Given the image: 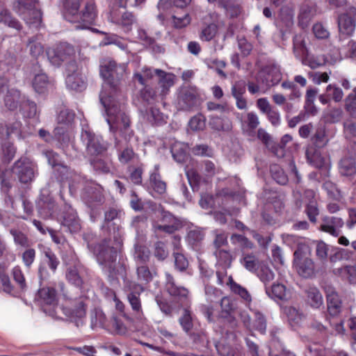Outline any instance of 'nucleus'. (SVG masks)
<instances>
[{"instance_id": "f257e3e1", "label": "nucleus", "mask_w": 356, "mask_h": 356, "mask_svg": "<svg viewBox=\"0 0 356 356\" xmlns=\"http://www.w3.org/2000/svg\"><path fill=\"white\" fill-rule=\"evenodd\" d=\"M124 73V67L118 65L113 60H109L101 66L100 74L104 79L99 99L106 114V121L112 131L120 130L123 134L131 136L129 131L130 120L122 111V106L118 102L121 95H119V86Z\"/></svg>"}, {"instance_id": "f03ea898", "label": "nucleus", "mask_w": 356, "mask_h": 356, "mask_svg": "<svg viewBox=\"0 0 356 356\" xmlns=\"http://www.w3.org/2000/svg\"><path fill=\"white\" fill-rule=\"evenodd\" d=\"M88 247L92 251L98 264L103 269L112 274L115 270L118 257L117 248L113 245L112 241L104 239L95 245L88 244Z\"/></svg>"}, {"instance_id": "7ed1b4c3", "label": "nucleus", "mask_w": 356, "mask_h": 356, "mask_svg": "<svg viewBox=\"0 0 356 356\" xmlns=\"http://www.w3.org/2000/svg\"><path fill=\"white\" fill-rule=\"evenodd\" d=\"M15 9L26 24L38 26L41 22L42 13L38 0H17Z\"/></svg>"}, {"instance_id": "20e7f679", "label": "nucleus", "mask_w": 356, "mask_h": 356, "mask_svg": "<svg viewBox=\"0 0 356 356\" xmlns=\"http://www.w3.org/2000/svg\"><path fill=\"white\" fill-rule=\"evenodd\" d=\"M50 63L55 66H60L63 63L67 67L70 62H76L73 58L75 50L72 45L61 42L55 47L50 49L47 52Z\"/></svg>"}, {"instance_id": "39448f33", "label": "nucleus", "mask_w": 356, "mask_h": 356, "mask_svg": "<svg viewBox=\"0 0 356 356\" xmlns=\"http://www.w3.org/2000/svg\"><path fill=\"white\" fill-rule=\"evenodd\" d=\"M315 196V193L312 190H306L302 195L300 193H294L296 205L301 207L302 204H305V212L309 220L314 223L316 222V217L319 215L318 205Z\"/></svg>"}, {"instance_id": "423d86ee", "label": "nucleus", "mask_w": 356, "mask_h": 356, "mask_svg": "<svg viewBox=\"0 0 356 356\" xmlns=\"http://www.w3.org/2000/svg\"><path fill=\"white\" fill-rule=\"evenodd\" d=\"M66 85L68 88L81 91L86 88L85 77L76 62H70L65 67Z\"/></svg>"}, {"instance_id": "0eeeda50", "label": "nucleus", "mask_w": 356, "mask_h": 356, "mask_svg": "<svg viewBox=\"0 0 356 356\" xmlns=\"http://www.w3.org/2000/svg\"><path fill=\"white\" fill-rule=\"evenodd\" d=\"M35 168V165L29 159L21 158L15 163L12 171L20 182L26 184L33 181Z\"/></svg>"}, {"instance_id": "6e6552de", "label": "nucleus", "mask_w": 356, "mask_h": 356, "mask_svg": "<svg viewBox=\"0 0 356 356\" xmlns=\"http://www.w3.org/2000/svg\"><path fill=\"white\" fill-rule=\"evenodd\" d=\"M338 26L341 35L350 36L355 31L356 26V8L349 6L346 12L339 16Z\"/></svg>"}, {"instance_id": "1a4fd4ad", "label": "nucleus", "mask_w": 356, "mask_h": 356, "mask_svg": "<svg viewBox=\"0 0 356 356\" xmlns=\"http://www.w3.org/2000/svg\"><path fill=\"white\" fill-rule=\"evenodd\" d=\"M82 139L86 143L87 152L90 155L102 154L106 152L108 144L102 138L85 131L82 134Z\"/></svg>"}, {"instance_id": "9d476101", "label": "nucleus", "mask_w": 356, "mask_h": 356, "mask_svg": "<svg viewBox=\"0 0 356 356\" xmlns=\"http://www.w3.org/2000/svg\"><path fill=\"white\" fill-rule=\"evenodd\" d=\"M260 79L266 88L277 85L282 78L280 67L275 63H269L265 65L259 73Z\"/></svg>"}, {"instance_id": "9b49d317", "label": "nucleus", "mask_w": 356, "mask_h": 356, "mask_svg": "<svg viewBox=\"0 0 356 356\" xmlns=\"http://www.w3.org/2000/svg\"><path fill=\"white\" fill-rule=\"evenodd\" d=\"M63 314L75 323L76 327L82 326L84 324V319L86 315V305L82 300H79L74 306L62 308Z\"/></svg>"}, {"instance_id": "f8f14e48", "label": "nucleus", "mask_w": 356, "mask_h": 356, "mask_svg": "<svg viewBox=\"0 0 356 356\" xmlns=\"http://www.w3.org/2000/svg\"><path fill=\"white\" fill-rule=\"evenodd\" d=\"M38 297L43 305L44 312H49V315L56 317L55 307H57L56 293L54 289L47 287L38 291Z\"/></svg>"}, {"instance_id": "ddd939ff", "label": "nucleus", "mask_w": 356, "mask_h": 356, "mask_svg": "<svg viewBox=\"0 0 356 356\" xmlns=\"http://www.w3.org/2000/svg\"><path fill=\"white\" fill-rule=\"evenodd\" d=\"M344 225L343 218L336 216H324L320 229L330 235L337 237L341 234V228Z\"/></svg>"}, {"instance_id": "4468645a", "label": "nucleus", "mask_w": 356, "mask_h": 356, "mask_svg": "<svg viewBox=\"0 0 356 356\" xmlns=\"http://www.w3.org/2000/svg\"><path fill=\"white\" fill-rule=\"evenodd\" d=\"M327 298V310L332 316L340 314L342 309V302L335 290L330 286L325 289Z\"/></svg>"}, {"instance_id": "2eb2a0df", "label": "nucleus", "mask_w": 356, "mask_h": 356, "mask_svg": "<svg viewBox=\"0 0 356 356\" xmlns=\"http://www.w3.org/2000/svg\"><path fill=\"white\" fill-rule=\"evenodd\" d=\"M221 312L220 317L229 322L232 327L236 326V321L233 314L236 310V304L230 298L225 296L220 300Z\"/></svg>"}, {"instance_id": "dca6fc26", "label": "nucleus", "mask_w": 356, "mask_h": 356, "mask_svg": "<svg viewBox=\"0 0 356 356\" xmlns=\"http://www.w3.org/2000/svg\"><path fill=\"white\" fill-rule=\"evenodd\" d=\"M293 266L298 275L302 277L309 278L316 274V266L310 257L293 261Z\"/></svg>"}, {"instance_id": "f3484780", "label": "nucleus", "mask_w": 356, "mask_h": 356, "mask_svg": "<svg viewBox=\"0 0 356 356\" xmlns=\"http://www.w3.org/2000/svg\"><path fill=\"white\" fill-rule=\"evenodd\" d=\"M284 238L286 241H293L297 243V248L293 253V261L309 257L311 248L304 239L289 234L286 235Z\"/></svg>"}, {"instance_id": "a211bd4d", "label": "nucleus", "mask_w": 356, "mask_h": 356, "mask_svg": "<svg viewBox=\"0 0 356 356\" xmlns=\"http://www.w3.org/2000/svg\"><path fill=\"white\" fill-rule=\"evenodd\" d=\"M339 172L343 177H354L356 175V158L353 156L342 158L339 163Z\"/></svg>"}, {"instance_id": "6ab92c4d", "label": "nucleus", "mask_w": 356, "mask_h": 356, "mask_svg": "<svg viewBox=\"0 0 356 356\" xmlns=\"http://www.w3.org/2000/svg\"><path fill=\"white\" fill-rule=\"evenodd\" d=\"M154 72L159 78V85L161 88L160 95L164 96L167 94L169 88L173 86L175 76L161 70H155Z\"/></svg>"}, {"instance_id": "aec40b11", "label": "nucleus", "mask_w": 356, "mask_h": 356, "mask_svg": "<svg viewBox=\"0 0 356 356\" xmlns=\"http://www.w3.org/2000/svg\"><path fill=\"white\" fill-rule=\"evenodd\" d=\"M165 276V286L168 293L170 296L177 298L180 300L183 298H186L188 293V290L184 287H179L176 286L175 284L174 278L170 274L166 273Z\"/></svg>"}, {"instance_id": "412c9836", "label": "nucleus", "mask_w": 356, "mask_h": 356, "mask_svg": "<svg viewBox=\"0 0 356 356\" xmlns=\"http://www.w3.org/2000/svg\"><path fill=\"white\" fill-rule=\"evenodd\" d=\"M266 293L275 300H286L289 298V291L282 284H273L270 287L266 286Z\"/></svg>"}, {"instance_id": "4be33fe9", "label": "nucleus", "mask_w": 356, "mask_h": 356, "mask_svg": "<svg viewBox=\"0 0 356 356\" xmlns=\"http://www.w3.org/2000/svg\"><path fill=\"white\" fill-rule=\"evenodd\" d=\"M306 301L312 307L318 309L323 305V298L320 291L316 287H309L306 290Z\"/></svg>"}, {"instance_id": "5701e85b", "label": "nucleus", "mask_w": 356, "mask_h": 356, "mask_svg": "<svg viewBox=\"0 0 356 356\" xmlns=\"http://www.w3.org/2000/svg\"><path fill=\"white\" fill-rule=\"evenodd\" d=\"M63 225V226L67 227L69 231L72 233L77 232L81 229L79 219L76 215V213L72 209H70L65 213Z\"/></svg>"}, {"instance_id": "b1692460", "label": "nucleus", "mask_w": 356, "mask_h": 356, "mask_svg": "<svg viewBox=\"0 0 356 356\" xmlns=\"http://www.w3.org/2000/svg\"><path fill=\"white\" fill-rule=\"evenodd\" d=\"M171 153L178 163H183L188 158V146L181 142H175L171 146Z\"/></svg>"}, {"instance_id": "393cba45", "label": "nucleus", "mask_w": 356, "mask_h": 356, "mask_svg": "<svg viewBox=\"0 0 356 356\" xmlns=\"http://www.w3.org/2000/svg\"><path fill=\"white\" fill-rule=\"evenodd\" d=\"M178 104L183 110L190 109L196 104L195 95L188 90L182 91L179 96Z\"/></svg>"}, {"instance_id": "a878e982", "label": "nucleus", "mask_w": 356, "mask_h": 356, "mask_svg": "<svg viewBox=\"0 0 356 356\" xmlns=\"http://www.w3.org/2000/svg\"><path fill=\"white\" fill-rule=\"evenodd\" d=\"M149 186L156 195H161L166 192V183L161 179L158 172H153L149 177Z\"/></svg>"}, {"instance_id": "bb28decb", "label": "nucleus", "mask_w": 356, "mask_h": 356, "mask_svg": "<svg viewBox=\"0 0 356 356\" xmlns=\"http://www.w3.org/2000/svg\"><path fill=\"white\" fill-rule=\"evenodd\" d=\"M97 17L95 6L92 2H88L81 13V19L85 23V28L94 24Z\"/></svg>"}, {"instance_id": "cd10ccee", "label": "nucleus", "mask_w": 356, "mask_h": 356, "mask_svg": "<svg viewBox=\"0 0 356 356\" xmlns=\"http://www.w3.org/2000/svg\"><path fill=\"white\" fill-rule=\"evenodd\" d=\"M227 284L229 286L232 292L239 296L247 303L251 302L252 297L248 290L235 282L232 277H229Z\"/></svg>"}, {"instance_id": "c85d7f7f", "label": "nucleus", "mask_w": 356, "mask_h": 356, "mask_svg": "<svg viewBox=\"0 0 356 356\" xmlns=\"http://www.w3.org/2000/svg\"><path fill=\"white\" fill-rule=\"evenodd\" d=\"M50 85L51 82L44 73L36 74L33 81V87L34 90L36 92L40 94L44 93Z\"/></svg>"}, {"instance_id": "c756f323", "label": "nucleus", "mask_w": 356, "mask_h": 356, "mask_svg": "<svg viewBox=\"0 0 356 356\" xmlns=\"http://www.w3.org/2000/svg\"><path fill=\"white\" fill-rule=\"evenodd\" d=\"M155 273L150 271L149 268L145 264L136 265V275L138 282L144 284L149 283L154 277Z\"/></svg>"}, {"instance_id": "7c9ffc66", "label": "nucleus", "mask_w": 356, "mask_h": 356, "mask_svg": "<svg viewBox=\"0 0 356 356\" xmlns=\"http://www.w3.org/2000/svg\"><path fill=\"white\" fill-rule=\"evenodd\" d=\"M20 97V92L16 89H10L4 98L5 106L9 110H15L17 108Z\"/></svg>"}, {"instance_id": "2f4dec72", "label": "nucleus", "mask_w": 356, "mask_h": 356, "mask_svg": "<svg viewBox=\"0 0 356 356\" xmlns=\"http://www.w3.org/2000/svg\"><path fill=\"white\" fill-rule=\"evenodd\" d=\"M30 54L35 58H38L44 52V47L41 42L40 36L35 35L29 40L27 44Z\"/></svg>"}, {"instance_id": "473e14b6", "label": "nucleus", "mask_w": 356, "mask_h": 356, "mask_svg": "<svg viewBox=\"0 0 356 356\" xmlns=\"http://www.w3.org/2000/svg\"><path fill=\"white\" fill-rule=\"evenodd\" d=\"M91 327H103L107 326V318L103 311L99 308L95 309L90 314Z\"/></svg>"}, {"instance_id": "72a5a7b5", "label": "nucleus", "mask_w": 356, "mask_h": 356, "mask_svg": "<svg viewBox=\"0 0 356 356\" xmlns=\"http://www.w3.org/2000/svg\"><path fill=\"white\" fill-rule=\"evenodd\" d=\"M305 154L307 159L310 164L317 168L323 166L324 163L323 158L321 156L320 152L316 149L313 147L308 148L306 150Z\"/></svg>"}, {"instance_id": "f704fd0d", "label": "nucleus", "mask_w": 356, "mask_h": 356, "mask_svg": "<svg viewBox=\"0 0 356 356\" xmlns=\"http://www.w3.org/2000/svg\"><path fill=\"white\" fill-rule=\"evenodd\" d=\"M136 265L145 264L149 259L150 252L149 249L145 246L136 245L135 247V252L134 254Z\"/></svg>"}, {"instance_id": "c9c22d12", "label": "nucleus", "mask_w": 356, "mask_h": 356, "mask_svg": "<svg viewBox=\"0 0 356 356\" xmlns=\"http://www.w3.org/2000/svg\"><path fill=\"white\" fill-rule=\"evenodd\" d=\"M270 172L273 179L280 185H285L288 182V177L284 173L282 168L277 165L273 164L270 166Z\"/></svg>"}, {"instance_id": "e433bc0d", "label": "nucleus", "mask_w": 356, "mask_h": 356, "mask_svg": "<svg viewBox=\"0 0 356 356\" xmlns=\"http://www.w3.org/2000/svg\"><path fill=\"white\" fill-rule=\"evenodd\" d=\"M209 124L212 129L217 131H228L232 129V124L229 120L222 119L217 116L212 117Z\"/></svg>"}, {"instance_id": "4c0bfd02", "label": "nucleus", "mask_w": 356, "mask_h": 356, "mask_svg": "<svg viewBox=\"0 0 356 356\" xmlns=\"http://www.w3.org/2000/svg\"><path fill=\"white\" fill-rule=\"evenodd\" d=\"M147 120L152 125H161L165 122L164 115L156 108L152 107L147 113Z\"/></svg>"}, {"instance_id": "58836bf2", "label": "nucleus", "mask_w": 356, "mask_h": 356, "mask_svg": "<svg viewBox=\"0 0 356 356\" xmlns=\"http://www.w3.org/2000/svg\"><path fill=\"white\" fill-rule=\"evenodd\" d=\"M0 23H3L17 31L22 29L21 24L16 19L13 18L7 10L0 12Z\"/></svg>"}, {"instance_id": "ea45409f", "label": "nucleus", "mask_w": 356, "mask_h": 356, "mask_svg": "<svg viewBox=\"0 0 356 356\" xmlns=\"http://www.w3.org/2000/svg\"><path fill=\"white\" fill-rule=\"evenodd\" d=\"M315 254L316 258L324 264L326 263L328 256L329 247L322 241L315 242Z\"/></svg>"}, {"instance_id": "a19ab883", "label": "nucleus", "mask_w": 356, "mask_h": 356, "mask_svg": "<svg viewBox=\"0 0 356 356\" xmlns=\"http://www.w3.org/2000/svg\"><path fill=\"white\" fill-rule=\"evenodd\" d=\"M284 310L288 321L294 325H298L304 318L302 313L294 307H286Z\"/></svg>"}, {"instance_id": "79ce46f5", "label": "nucleus", "mask_w": 356, "mask_h": 356, "mask_svg": "<svg viewBox=\"0 0 356 356\" xmlns=\"http://www.w3.org/2000/svg\"><path fill=\"white\" fill-rule=\"evenodd\" d=\"M241 263L250 271H255L262 265V263L259 262L257 258L252 254L244 255Z\"/></svg>"}, {"instance_id": "37998d69", "label": "nucleus", "mask_w": 356, "mask_h": 356, "mask_svg": "<svg viewBox=\"0 0 356 356\" xmlns=\"http://www.w3.org/2000/svg\"><path fill=\"white\" fill-rule=\"evenodd\" d=\"M312 140L316 147L321 148L326 145L328 140L323 127H319L316 129L314 135L312 138Z\"/></svg>"}, {"instance_id": "c03bdc74", "label": "nucleus", "mask_w": 356, "mask_h": 356, "mask_svg": "<svg viewBox=\"0 0 356 356\" xmlns=\"http://www.w3.org/2000/svg\"><path fill=\"white\" fill-rule=\"evenodd\" d=\"M257 275L266 286L275 278L274 272L264 264L258 269Z\"/></svg>"}, {"instance_id": "a18cd8bd", "label": "nucleus", "mask_w": 356, "mask_h": 356, "mask_svg": "<svg viewBox=\"0 0 356 356\" xmlns=\"http://www.w3.org/2000/svg\"><path fill=\"white\" fill-rule=\"evenodd\" d=\"M74 119V113L67 108L61 109L57 116L58 124L67 127L72 124Z\"/></svg>"}, {"instance_id": "49530a36", "label": "nucleus", "mask_w": 356, "mask_h": 356, "mask_svg": "<svg viewBox=\"0 0 356 356\" xmlns=\"http://www.w3.org/2000/svg\"><path fill=\"white\" fill-rule=\"evenodd\" d=\"M67 280L75 285L76 286H81L83 284V280L79 275V272L76 266H71L67 268L66 272Z\"/></svg>"}, {"instance_id": "de8ad7c7", "label": "nucleus", "mask_w": 356, "mask_h": 356, "mask_svg": "<svg viewBox=\"0 0 356 356\" xmlns=\"http://www.w3.org/2000/svg\"><path fill=\"white\" fill-rule=\"evenodd\" d=\"M140 97L143 101L148 104L155 102L158 98L156 92L149 86H145V87L140 90Z\"/></svg>"}, {"instance_id": "09e8293b", "label": "nucleus", "mask_w": 356, "mask_h": 356, "mask_svg": "<svg viewBox=\"0 0 356 356\" xmlns=\"http://www.w3.org/2000/svg\"><path fill=\"white\" fill-rule=\"evenodd\" d=\"M179 324L186 332H188L193 327V321L191 312L185 309L179 319Z\"/></svg>"}, {"instance_id": "8fccbe9b", "label": "nucleus", "mask_w": 356, "mask_h": 356, "mask_svg": "<svg viewBox=\"0 0 356 356\" xmlns=\"http://www.w3.org/2000/svg\"><path fill=\"white\" fill-rule=\"evenodd\" d=\"M127 299L134 312H135L136 315L140 316L141 314H143V310L140 299V295L128 293Z\"/></svg>"}, {"instance_id": "3c124183", "label": "nucleus", "mask_w": 356, "mask_h": 356, "mask_svg": "<svg viewBox=\"0 0 356 356\" xmlns=\"http://www.w3.org/2000/svg\"><path fill=\"white\" fill-rule=\"evenodd\" d=\"M327 96L332 98L335 102L341 101L343 97L342 90L335 85L330 84L326 88Z\"/></svg>"}, {"instance_id": "603ef678", "label": "nucleus", "mask_w": 356, "mask_h": 356, "mask_svg": "<svg viewBox=\"0 0 356 356\" xmlns=\"http://www.w3.org/2000/svg\"><path fill=\"white\" fill-rule=\"evenodd\" d=\"M168 250L163 242L157 241L154 244V255L157 259L163 261L168 257Z\"/></svg>"}, {"instance_id": "864d4df0", "label": "nucleus", "mask_w": 356, "mask_h": 356, "mask_svg": "<svg viewBox=\"0 0 356 356\" xmlns=\"http://www.w3.org/2000/svg\"><path fill=\"white\" fill-rule=\"evenodd\" d=\"M136 156L131 147L127 146L123 149H119L118 159L122 163H127Z\"/></svg>"}, {"instance_id": "5fc2aeb1", "label": "nucleus", "mask_w": 356, "mask_h": 356, "mask_svg": "<svg viewBox=\"0 0 356 356\" xmlns=\"http://www.w3.org/2000/svg\"><path fill=\"white\" fill-rule=\"evenodd\" d=\"M10 234L13 236L14 241L17 245L22 247H28L29 245L28 237L21 231L11 229Z\"/></svg>"}, {"instance_id": "6e6d98bb", "label": "nucleus", "mask_w": 356, "mask_h": 356, "mask_svg": "<svg viewBox=\"0 0 356 356\" xmlns=\"http://www.w3.org/2000/svg\"><path fill=\"white\" fill-rule=\"evenodd\" d=\"M67 132V127L59 124L54 129V136L61 143L66 144L70 141Z\"/></svg>"}, {"instance_id": "4d7b16f0", "label": "nucleus", "mask_w": 356, "mask_h": 356, "mask_svg": "<svg viewBox=\"0 0 356 356\" xmlns=\"http://www.w3.org/2000/svg\"><path fill=\"white\" fill-rule=\"evenodd\" d=\"M23 114L27 118H34L38 114L37 106L35 102L26 100L22 103Z\"/></svg>"}, {"instance_id": "13d9d810", "label": "nucleus", "mask_w": 356, "mask_h": 356, "mask_svg": "<svg viewBox=\"0 0 356 356\" xmlns=\"http://www.w3.org/2000/svg\"><path fill=\"white\" fill-rule=\"evenodd\" d=\"M218 262L225 266H229L232 263V256L228 251L224 250H216L214 252Z\"/></svg>"}, {"instance_id": "bf43d9fd", "label": "nucleus", "mask_w": 356, "mask_h": 356, "mask_svg": "<svg viewBox=\"0 0 356 356\" xmlns=\"http://www.w3.org/2000/svg\"><path fill=\"white\" fill-rule=\"evenodd\" d=\"M217 32V26L214 24H210L205 26L201 31L200 38L205 41H209L214 38Z\"/></svg>"}, {"instance_id": "052dcab7", "label": "nucleus", "mask_w": 356, "mask_h": 356, "mask_svg": "<svg viewBox=\"0 0 356 356\" xmlns=\"http://www.w3.org/2000/svg\"><path fill=\"white\" fill-rule=\"evenodd\" d=\"M175 268L179 271H184L188 266V261L183 254L174 252Z\"/></svg>"}, {"instance_id": "680f3d73", "label": "nucleus", "mask_w": 356, "mask_h": 356, "mask_svg": "<svg viewBox=\"0 0 356 356\" xmlns=\"http://www.w3.org/2000/svg\"><path fill=\"white\" fill-rule=\"evenodd\" d=\"M91 165L94 170L102 173H107L110 171V163L102 159H94L91 161Z\"/></svg>"}, {"instance_id": "e2e57ef3", "label": "nucleus", "mask_w": 356, "mask_h": 356, "mask_svg": "<svg viewBox=\"0 0 356 356\" xmlns=\"http://www.w3.org/2000/svg\"><path fill=\"white\" fill-rule=\"evenodd\" d=\"M330 72H309V77L312 79L314 83L315 84H321V83H327L329 80Z\"/></svg>"}, {"instance_id": "0e129e2a", "label": "nucleus", "mask_w": 356, "mask_h": 356, "mask_svg": "<svg viewBox=\"0 0 356 356\" xmlns=\"http://www.w3.org/2000/svg\"><path fill=\"white\" fill-rule=\"evenodd\" d=\"M2 151L4 159L9 162L11 161L16 153V149L13 144L9 141H5L2 143Z\"/></svg>"}, {"instance_id": "69168bd1", "label": "nucleus", "mask_w": 356, "mask_h": 356, "mask_svg": "<svg viewBox=\"0 0 356 356\" xmlns=\"http://www.w3.org/2000/svg\"><path fill=\"white\" fill-rule=\"evenodd\" d=\"M54 205L51 203H46L40 201L38 203V210L40 216L43 218H48L52 213Z\"/></svg>"}, {"instance_id": "338daca9", "label": "nucleus", "mask_w": 356, "mask_h": 356, "mask_svg": "<svg viewBox=\"0 0 356 356\" xmlns=\"http://www.w3.org/2000/svg\"><path fill=\"white\" fill-rule=\"evenodd\" d=\"M252 327L259 331L261 333H264L266 332V321L262 314L260 312H255L254 321Z\"/></svg>"}, {"instance_id": "774afa93", "label": "nucleus", "mask_w": 356, "mask_h": 356, "mask_svg": "<svg viewBox=\"0 0 356 356\" xmlns=\"http://www.w3.org/2000/svg\"><path fill=\"white\" fill-rule=\"evenodd\" d=\"M189 126L194 131H200L205 127V118L202 115H197L193 117L190 122Z\"/></svg>"}]
</instances>
